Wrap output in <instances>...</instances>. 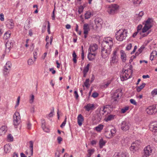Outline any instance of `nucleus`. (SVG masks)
<instances>
[{"instance_id": "nucleus-24", "label": "nucleus", "mask_w": 157, "mask_h": 157, "mask_svg": "<svg viewBox=\"0 0 157 157\" xmlns=\"http://www.w3.org/2000/svg\"><path fill=\"white\" fill-rule=\"evenodd\" d=\"M93 15V14L91 12L89 11H87L85 14V19H88Z\"/></svg>"}, {"instance_id": "nucleus-56", "label": "nucleus", "mask_w": 157, "mask_h": 157, "mask_svg": "<svg viewBox=\"0 0 157 157\" xmlns=\"http://www.w3.org/2000/svg\"><path fill=\"white\" fill-rule=\"evenodd\" d=\"M57 140L58 144H60L61 142L63 140V139L60 136H59L57 137Z\"/></svg>"}, {"instance_id": "nucleus-37", "label": "nucleus", "mask_w": 157, "mask_h": 157, "mask_svg": "<svg viewBox=\"0 0 157 157\" xmlns=\"http://www.w3.org/2000/svg\"><path fill=\"white\" fill-rule=\"evenodd\" d=\"M102 116L100 113H98L97 114L96 119L97 121H99L102 118Z\"/></svg>"}, {"instance_id": "nucleus-19", "label": "nucleus", "mask_w": 157, "mask_h": 157, "mask_svg": "<svg viewBox=\"0 0 157 157\" xmlns=\"http://www.w3.org/2000/svg\"><path fill=\"white\" fill-rule=\"evenodd\" d=\"M84 34H88V31L90 30L89 25L87 24H85L83 26Z\"/></svg>"}, {"instance_id": "nucleus-12", "label": "nucleus", "mask_w": 157, "mask_h": 157, "mask_svg": "<svg viewBox=\"0 0 157 157\" xmlns=\"http://www.w3.org/2000/svg\"><path fill=\"white\" fill-rule=\"evenodd\" d=\"M7 27L10 29H12L14 27V23L12 19H10L7 21L6 25Z\"/></svg>"}, {"instance_id": "nucleus-28", "label": "nucleus", "mask_w": 157, "mask_h": 157, "mask_svg": "<svg viewBox=\"0 0 157 157\" xmlns=\"http://www.w3.org/2000/svg\"><path fill=\"white\" fill-rule=\"evenodd\" d=\"M106 141L104 140L103 139H101L99 142V147L100 148H102L105 145Z\"/></svg>"}, {"instance_id": "nucleus-10", "label": "nucleus", "mask_w": 157, "mask_h": 157, "mask_svg": "<svg viewBox=\"0 0 157 157\" xmlns=\"http://www.w3.org/2000/svg\"><path fill=\"white\" fill-rule=\"evenodd\" d=\"M98 49V46L96 44H91L90 45L89 48L90 52L95 53Z\"/></svg>"}, {"instance_id": "nucleus-53", "label": "nucleus", "mask_w": 157, "mask_h": 157, "mask_svg": "<svg viewBox=\"0 0 157 157\" xmlns=\"http://www.w3.org/2000/svg\"><path fill=\"white\" fill-rule=\"evenodd\" d=\"M127 153L126 152H124L120 154L119 156V157H127Z\"/></svg>"}, {"instance_id": "nucleus-46", "label": "nucleus", "mask_w": 157, "mask_h": 157, "mask_svg": "<svg viewBox=\"0 0 157 157\" xmlns=\"http://www.w3.org/2000/svg\"><path fill=\"white\" fill-rule=\"evenodd\" d=\"M128 109V107H125L121 109V112L122 113H124Z\"/></svg>"}, {"instance_id": "nucleus-34", "label": "nucleus", "mask_w": 157, "mask_h": 157, "mask_svg": "<svg viewBox=\"0 0 157 157\" xmlns=\"http://www.w3.org/2000/svg\"><path fill=\"white\" fill-rule=\"evenodd\" d=\"M145 83H143L141 85L137 87L136 88L137 91L138 92H140L145 87Z\"/></svg>"}, {"instance_id": "nucleus-54", "label": "nucleus", "mask_w": 157, "mask_h": 157, "mask_svg": "<svg viewBox=\"0 0 157 157\" xmlns=\"http://www.w3.org/2000/svg\"><path fill=\"white\" fill-rule=\"evenodd\" d=\"M48 33L50 34V25L49 21H48Z\"/></svg>"}, {"instance_id": "nucleus-49", "label": "nucleus", "mask_w": 157, "mask_h": 157, "mask_svg": "<svg viewBox=\"0 0 157 157\" xmlns=\"http://www.w3.org/2000/svg\"><path fill=\"white\" fill-rule=\"evenodd\" d=\"M150 32L148 31L147 33H142V32L141 33H140V34L141 35V36L142 37H144L145 36H147L150 33Z\"/></svg>"}, {"instance_id": "nucleus-45", "label": "nucleus", "mask_w": 157, "mask_h": 157, "mask_svg": "<svg viewBox=\"0 0 157 157\" xmlns=\"http://www.w3.org/2000/svg\"><path fill=\"white\" fill-rule=\"evenodd\" d=\"M7 138L8 140L9 141H12L13 140V137L10 134L8 135Z\"/></svg>"}, {"instance_id": "nucleus-35", "label": "nucleus", "mask_w": 157, "mask_h": 157, "mask_svg": "<svg viewBox=\"0 0 157 157\" xmlns=\"http://www.w3.org/2000/svg\"><path fill=\"white\" fill-rule=\"evenodd\" d=\"M118 99V94L116 93L115 95L112 97L111 100L113 102H116Z\"/></svg>"}, {"instance_id": "nucleus-50", "label": "nucleus", "mask_w": 157, "mask_h": 157, "mask_svg": "<svg viewBox=\"0 0 157 157\" xmlns=\"http://www.w3.org/2000/svg\"><path fill=\"white\" fill-rule=\"evenodd\" d=\"M87 151L88 152V153H89L91 155H92L94 153V149H90L88 150Z\"/></svg>"}, {"instance_id": "nucleus-27", "label": "nucleus", "mask_w": 157, "mask_h": 157, "mask_svg": "<svg viewBox=\"0 0 157 157\" xmlns=\"http://www.w3.org/2000/svg\"><path fill=\"white\" fill-rule=\"evenodd\" d=\"M103 127L104 125L103 124H100L95 127V130L98 132H100L103 129Z\"/></svg>"}, {"instance_id": "nucleus-51", "label": "nucleus", "mask_w": 157, "mask_h": 157, "mask_svg": "<svg viewBox=\"0 0 157 157\" xmlns=\"http://www.w3.org/2000/svg\"><path fill=\"white\" fill-rule=\"evenodd\" d=\"M130 103L134 105H136L137 103L136 102L135 100L133 99H131L130 100Z\"/></svg>"}, {"instance_id": "nucleus-38", "label": "nucleus", "mask_w": 157, "mask_h": 157, "mask_svg": "<svg viewBox=\"0 0 157 157\" xmlns=\"http://www.w3.org/2000/svg\"><path fill=\"white\" fill-rule=\"evenodd\" d=\"M54 112V108H52V110H51V112L48 115L46 116L47 118H48L49 117H52L53 115V113Z\"/></svg>"}, {"instance_id": "nucleus-15", "label": "nucleus", "mask_w": 157, "mask_h": 157, "mask_svg": "<svg viewBox=\"0 0 157 157\" xmlns=\"http://www.w3.org/2000/svg\"><path fill=\"white\" fill-rule=\"evenodd\" d=\"M121 58L123 62H125L126 60V55L124 52L122 50L120 52Z\"/></svg>"}, {"instance_id": "nucleus-64", "label": "nucleus", "mask_w": 157, "mask_h": 157, "mask_svg": "<svg viewBox=\"0 0 157 157\" xmlns=\"http://www.w3.org/2000/svg\"><path fill=\"white\" fill-rule=\"evenodd\" d=\"M33 57L34 59H35H35H36L37 58V54L36 52H34L33 53Z\"/></svg>"}, {"instance_id": "nucleus-14", "label": "nucleus", "mask_w": 157, "mask_h": 157, "mask_svg": "<svg viewBox=\"0 0 157 157\" xmlns=\"http://www.w3.org/2000/svg\"><path fill=\"white\" fill-rule=\"evenodd\" d=\"M94 107V104L89 103L85 106L84 108L86 110L89 112L90 110H93Z\"/></svg>"}, {"instance_id": "nucleus-25", "label": "nucleus", "mask_w": 157, "mask_h": 157, "mask_svg": "<svg viewBox=\"0 0 157 157\" xmlns=\"http://www.w3.org/2000/svg\"><path fill=\"white\" fill-rule=\"evenodd\" d=\"M153 22V20L152 18H148L147 20L146 21L145 23V25H146L147 26H152L151 24Z\"/></svg>"}, {"instance_id": "nucleus-48", "label": "nucleus", "mask_w": 157, "mask_h": 157, "mask_svg": "<svg viewBox=\"0 0 157 157\" xmlns=\"http://www.w3.org/2000/svg\"><path fill=\"white\" fill-rule=\"evenodd\" d=\"M110 132L111 133V136H112L115 135V133L116 132V131L114 128L112 129Z\"/></svg>"}, {"instance_id": "nucleus-11", "label": "nucleus", "mask_w": 157, "mask_h": 157, "mask_svg": "<svg viewBox=\"0 0 157 157\" xmlns=\"http://www.w3.org/2000/svg\"><path fill=\"white\" fill-rule=\"evenodd\" d=\"M94 21L97 28L101 27L103 23L102 20L100 17L96 18Z\"/></svg>"}, {"instance_id": "nucleus-61", "label": "nucleus", "mask_w": 157, "mask_h": 157, "mask_svg": "<svg viewBox=\"0 0 157 157\" xmlns=\"http://www.w3.org/2000/svg\"><path fill=\"white\" fill-rule=\"evenodd\" d=\"M98 94L97 93L94 92L93 93L92 96L94 98H96L98 96Z\"/></svg>"}, {"instance_id": "nucleus-59", "label": "nucleus", "mask_w": 157, "mask_h": 157, "mask_svg": "<svg viewBox=\"0 0 157 157\" xmlns=\"http://www.w3.org/2000/svg\"><path fill=\"white\" fill-rule=\"evenodd\" d=\"M4 15L3 13H1L0 14V20L2 21H4Z\"/></svg>"}, {"instance_id": "nucleus-29", "label": "nucleus", "mask_w": 157, "mask_h": 157, "mask_svg": "<svg viewBox=\"0 0 157 157\" xmlns=\"http://www.w3.org/2000/svg\"><path fill=\"white\" fill-rule=\"evenodd\" d=\"M10 71V68L7 69V68H5L4 67L3 70V73L5 77H7Z\"/></svg>"}, {"instance_id": "nucleus-1", "label": "nucleus", "mask_w": 157, "mask_h": 157, "mask_svg": "<svg viewBox=\"0 0 157 157\" xmlns=\"http://www.w3.org/2000/svg\"><path fill=\"white\" fill-rule=\"evenodd\" d=\"M113 43L112 39L110 37L105 38L102 41L101 46V56L105 58L110 54Z\"/></svg>"}, {"instance_id": "nucleus-3", "label": "nucleus", "mask_w": 157, "mask_h": 157, "mask_svg": "<svg viewBox=\"0 0 157 157\" xmlns=\"http://www.w3.org/2000/svg\"><path fill=\"white\" fill-rule=\"evenodd\" d=\"M21 117L19 113L16 112L13 116V123L14 126L18 125L21 122Z\"/></svg>"}, {"instance_id": "nucleus-6", "label": "nucleus", "mask_w": 157, "mask_h": 157, "mask_svg": "<svg viewBox=\"0 0 157 157\" xmlns=\"http://www.w3.org/2000/svg\"><path fill=\"white\" fill-rule=\"evenodd\" d=\"M119 36H118V41H122L125 40L127 36V31L126 30H118Z\"/></svg>"}, {"instance_id": "nucleus-31", "label": "nucleus", "mask_w": 157, "mask_h": 157, "mask_svg": "<svg viewBox=\"0 0 157 157\" xmlns=\"http://www.w3.org/2000/svg\"><path fill=\"white\" fill-rule=\"evenodd\" d=\"M115 115H110L107 117L105 119V120L106 121H108L113 119L114 118Z\"/></svg>"}, {"instance_id": "nucleus-44", "label": "nucleus", "mask_w": 157, "mask_h": 157, "mask_svg": "<svg viewBox=\"0 0 157 157\" xmlns=\"http://www.w3.org/2000/svg\"><path fill=\"white\" fill-rule=\"evenodd\" d=\"M34 99V96L33 95H31L30 96V98L29 99V103L31 104H32L33 102Z\"/></svg>"}, {"instance_id": "nucleus-47", "label": "nucleus", "mask_w": 157, "mask_h": 157, "mask_svg": "<svg viewBox=\"0 0 157 157\" xmlns=\"http://www.w3.org/2000/svg\"><path fill=\"white\" fill-rule=\"evenodd\" d=\"M155 114L157 113V105H152Z\"/></svg>"}, {"instance_id": "nucleus-42", "label": "nucleus", "mask_w": 157, "mask_h": 157, "mask_svg": "<svg viewBox=\"0 0 157 157\" xmlns=\"http://www.w3.org/2000/svg\"><path fill=\"white\" fill-rule=\"evenodd\" d=\"M28 63L29 65L31 66L33 64L34 61L32 59H29L28 60Z\"/></svg>"}, {"instance_id": "nucleus-8", "label": "nucleus", "mask_w": 157, "mask_h": 157, "mask_svg": "<svg viewBox=\"0 0 157 157\" xmlns=\"http://www.w3.org/2000/svg\"><path fill=\"white\" fill-rule=\"evenodd\" d=\"M130 124L127 121H123L121 123V129L123 131H126L128 130L130 128Z\"/></svg>"}, {"instance_id": "nucleus-18", "label": "nucleus", "mask_w": 157, "mask_h": 157, "mask_svg": "<svg viewBox=\"0 0 157 157\" xmlns=\"http://www.w3.org/2000/svg\"><path fill=\"white\" fill-rule=\"evenodd\" d=\"M89 67L90 64H87L86 67H84L83 70V77L85 78L86 77L87 73L89 70Z\"/></svg>"}, {"instance_id": "nucleus-20", "label": "nucleus", "mask_w": 157, "mask_h": 157, "mask_svg": "<svg viewBox=\"0 0 157 157\" xmlns=\"http://www.w3.org/2000/svg\"><path fill=\"white\" fill-rule=\"evenodd\" d=\"M96 56L95 53L90 52H89L88 55V58L89 60L91 61L93 60Z\"/></svg>"}, {"instance_id": "nucleus-22", "label": "nucleus", "mask_w": 157, "mask_h": 157, "mask_svg": "<svg viewBox=\"0 0 157 157\" xmlns=\"http://www.w3.org/2000/svg\"><path fill=\"white\" fill-rule=\"evenodd\" d=\"M11 148L9 144H6L4 146V152L6 153H9L11 150Z\"/></svg>"}, {"instance_id": "nucleus-7", "label": "nucleus", "mask_w": 157, "mask_h": 157, "mask_svg": "<svg viewBox=\"0 0 157 157\" xmlns=\"http://www.w3.org/2000/svg\"><path fill=\"white\" fill-rule=\"evenodd\" d=\"M118 9V5L117 4H114L111 6L108 7L107 12L109 14H113L117 12Z\"/></svg>"}, {"instance_id": "nucleus-26", "label": "nucleus", "mask_w": 157, "mask_h": 157, "mask_svg": "<svg viewBox=\"0 0 157 157\" xmlns=\"http://www.w3.org/2000/svg\"><path fill=\"white\" fill-rule=\"evenodd\" d=\"M115 51H114L113 54V56L112 58L111 61L112 63H114L116 62V57H117V49H116Z\"/></svg>"}, {"instance_id": "nucleus-39", "label": "nucleus", "mask_w": 157, "mask_h": 157, "mask_svg": "<svg viewBox=\"0 0 157 157\" xmlns=\"http://www.w3.org/2000/svg\"><path fill=\"white\" fill-rule=\"evenodd\" d=\"M73 56V60L74 62V63H76L77 62V60L76 59V57L77 56V55L75 53V52H74L72 54Z\"/></svg>"}, {"instance_id": "nucleus-23", "label": "nucleus", "mask_w": 157, "mask_h": 157, "mask_svg": "<svg viewBox=\"0 0 157 157\" xmlns=\"http://www.w3.org/2000/svg\"><path fill=\"white\" fill-rule=\"evenodd\" d=\"M42 127L43 130L46 132H49L50 131L48 128H46L45 126V121L44 120L42 121Z\"/></svg>"}, {"instance_id": "nucleus-30", "label": "nucleus", "mask_w": 157, "mask_h": 157, "mask_svg": "<svg viewBox=\"0 0 157 157\" xmlns=\"http://www.w3.org/2000/svg\"><path fill=\"white\" fill-rule=\"evenodd\" d=\"M152 27V26H148L144 25L142 29V33H145Z\"/></svg>"}, {"instance_id": "nucleus-5", "label": "nucleus", "mask_w": 157, "mask_h": 157, "mask_svg": "<svg viewBox=\"0 0 157 157\" xmlns=\"http://www.w3.org/2000/svg\"><path fill=\"white\" fill-rule=\"evenodd\" d=\"M130 72L131 71L129 70ZM129 70H125L124 71H122L120 75V78L121 81H123L130 78V75L128 73Z\"/></svg>"}, {"instance_id": "nucleus-43", "label": "nucleus", "mask_w": 157, "mask_h": 157, "mask_svg": "<svg viewBox=\"0 0 157 157\" xmlns=\"http://www.w3.org/2000/svg\"><path fill=\"white\" fill-rule=\"evenodd\" d=\"M141 1V0H134L133 3L134 4L137 6L140 3Z\"/></svg>"}, {"instance_id": "nucleus-62", "label": "nucleus", "mask_w": 157, "mask_h": 157, "mask_svg": "<svg viewBox=\"0 0 157 157\" xmlns=\"http://www.w3.org/2000/svg\"><path fill=\"white\" fill-rule=\"evenodd\" d=\"M142 27V25H138L137 27V31H139L141 29Z\"/></svg>"}, {"instance_id": "nucleus-4", "label": "nucleus", "mask_w": 157, "mask_h": 157, "mask_svg": "<svg viewBox=\"0 0 157 157\" xmlns=\"http://www.w3.org/2000/svg\"><path fill=\"white\" fill-rule=\"evenodd\" d=\"M152 147L150 145H148L145 147L144 149L142 157H149L152 153Z\"/></svg>"}, {"instance_id": "nucleus-17", "label": "nucleus", "mask_w": 157, "mask_h": 157, "mask_svg": "<svg viewBox=\"0 0 157 157\" xmlns=\"http://www.w3.org/2000/svg\"><path fill=\"white\" fill-rule=\"evenodd\" d=\"M146 113L149 115H153L155 114L153 109L152 106H149L146 109Z\"/></svg>"}, {"instance_id": "nucleus-9", "label": "nucleus", "mask_w": 157, "mask_h": 157, "mask_svg": "<svg viewBox=\"0 0 157 157\" xmlns=\"http://www.w3.org/2000/svg\"><path fill=\"white\" fill-rule=\"evenodd\" d=\"M149 128L152 132H157V121L151 122L150 124Z\"/></svg>"}, {"instance_id": "nucleus-16", "label": "nucleus", "mask_w": 157, "mask_h": 157, "mask_svg": "<svg viewBox=\"0 0 157 157\" xmlns=\"http://www.w3.org/2000/svg\"><path fill=\"white\" fill-rule=\"evenodd\" d=\"M78 124L79 126H81L82 124V122L84 121V117L81 114H79L77 117Z\"/></svg>"}, {"instance_id": "nucleus-52", "label": "nucleus", "mask_w": 157, "mask_h": 157, "mask_svg": "<svg viewBox=\"0 0 157 157\" xmlns=\"http://www.w3.org/2000/svg\"><path fill=\"white\" fill-rule=\"evenodd\" d=\"M151 94L152 95L157 94V89H155L151 91Z\"/></svg>"}, {"instance_id": "nucleus-40", "label": "nucleus", "mask_w": 157, "mask_h": 157, "mask_svg": "<svg viewBox=\"0 0 157 157\" xmlns=\"http://www.w3.org/2000/svg\"><path fill=\"white\" fill-rule=\"evenodd\" d=\"M89 79H87L84 83L85 86L87 88L89 87L90 86L89 84Z\"/></svg>"}, {"instance_id": "nucleus-41", "label": "nucleus", "mask_w": 157, "mask_h": 157, "mask_svg": "<svg viewBox=\"0 0 157 157\" xmlns=\"http://www.w3.org/2000/svg\"><path fill=\"white\" fill-rule=\"evenodd\" d=\"M105 135L106 137L108 138H110L112 137V136H111V133L109 131H105Z\"/></svg>"}, {"instance_id": "nucleus-57", "label": "nucleus", "mask_w": 157, "mask_h": 157, "mask_svg": "<svg viewBox=\"0 0 157 157\" xmlns=\"http://www.w3.org/2000/svg\"><path fill=\"white\" fill-rule=\"evenodd\" d=\"M66 119L67 118L66 117L65 120H64L63 122L60 125V127L61 128H63V126H64L65 125L66 123Z\"/></svg>"}, {"instance_id": "nucleus-36", "label": "nucleus", "mask_w": 157, "mask_h": 157, "mask_svg": "<svg viewBox=\"0 0 157 157\" xmlns=\"http://www.w3.org/2000/svg\"><path fill=\"white\" fill-rule=\"evenodd\" d=\"M12 65L11 63L9 62H7L5 65V66L4 67L5 68H7V69L10 68H10L11 67Z\"/></svg>"}, {"instance_id": "nucleus-32", "label": "nucleus", "mask_w": 157, "mask_h": 157, "mask_svg": "<svg viewBox=\"0 0 157 157\" xmlns=\"http://www.w3.org/2000/svg\"><path fill=\"white\" fill-rule=\"evenodd\" d=\"M29 148L31 151V155H33V142L32 141H30L29 142Z\"/></svg>"}, {"instance_id": "nucleus-13", "label": "nucleus", "mask_w": 157, "mask_h": 157, "mask_svg": "<svg viewBox=\"0 0 157 157\" xmlns=\"http://www.w3.org/2000/svg\"><path fill=\"white\" fill-rule=\"evenodd\" d=\"M107 109L105 106L101 107L100 108L99 112L102 116L104 115L105 114L106 115L108 114V113L107 112Z\"/></svg>"}, {"instance_id": "nucleus-63", "label": "nucleus", "mask_w": 157, "mask_h": 157, "mask_svg": "<svg viewBox=\"0 0 157 157\" xmlns=\"http://www.w3.org/2000/svg\"><path fill=\"white\" fill-rule=\"evenodd\" d=\"M20 99V97L19 96L17 98V103H16V104L15 105L16 107L18 105L19 103Z\"/></svg>"}, {"instance_id": "nucleus-2", "label": "nucleus", "mask_w": 157, "mask_h": 157, "mask_svg": "<svg viewBox=\"0 0 157 157\" xmlns=\"http://www.w3.org/2000/svg\"><path fill=\"white\" fill-rule=\"evenodd\" d=\"M141 142L140 140H137L132 144L130 147V150L133 153L138 150L139 148Z\"/></svg>"}, {"instance_id": "nucleus-21", "label": "nucleus", "mask_w": 157, "mask_h": 157, "mask_svg": "<svg viewBox=\"0 0 157 157\" xmlns=\"http://www.w3.org/2000/svg\"><path fill=\"white\" fill-rule=\"evenodd\" d=\"M157 56V52L155 50L153 51L151 53L150 57V59L152 61L154 59V58H155Z\"/></svg>"}, {"instance_id": "nucleus-33", "label": "nucleus", "mask_w": 157, "mask_h": 157, "mask_svg": "<svg viewBox=\"0 0 157 157\" xmlns=\"http://www.w3.org/2000/svg\"><path fill=\"white\" fill-rule=\"evenodd\" d=\"M144 14V12L141 11L140 12L139 14H136V16L137 18V20H140L142 17L143 16Z\"/></svg>"}, {"instance_id": "nucleus-60", "label": "nucleus", "mask_w": 157, "mask_h": 157, "mask_svg": "<svg viewBox=\"0 0 157 157\" xmlns=\"http://www.w3.org/2000/svg\"><path fill=\"white\" fill-rule=\"evenodd\" d=\"M132 45L131 43L128 44L127 45V46L126 47V50H130L132 48Z\"/></svg>"}, {"instance_id": "nucleus-55", "label": "nucleus", "mask_w": 157, "mask_h": 157, "mask_svg": "<svg viewBox=\"0 0 157 157\" xmlns=\"http://www.w3.org/2000/svg\"><path fill=\"white\" fill-rule=\"evenodd\" d=\"M11 44V42H10L9 41H8L6 44V47L7 48H8V49H9V48L11 47V46H12V44L11 45H10V47L9 46V44Z\"/></svg>"}, {"instance_id": "nucleus-58", "label": "nucleus", "mask_w": 157, "mask_h": 157, "mask_svg": "<svg viewBox=\"0 0 157 157\" xmlns=\"http://www.w3.org/2000/svg\"><path fill=\"white\" fill-rule=\"evenodd\" d=\"M27 128L29 129L31 128V124L29 121H28L27 123Z\"/></svg>"}]
</instances>
